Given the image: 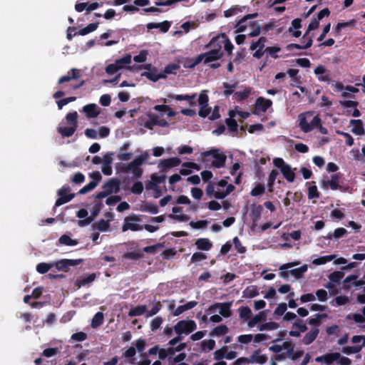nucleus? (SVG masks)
Segmentation results:
<instances>
[{
	"instance_id": "38",
	"label": "nucleus",
	"mask_w": 365,
	"mask_h": 365,
	"mask_svg": "<svg viewBox=\"0 0 365 365\" xmlns=\"http://www.w3.org/2000/svg\"><path fill=\"white\" fill-rule=\"evenodd\" d=\"M103 314L101 312H97L92 319L91 327L93 328H97L103 323Z\"/></svg>"
},
{
	"instance_id": "9",
	"label": "nucleus",
	"mask_w": 365,
	"mask_h": 365,
	"mask_svg": "<svg viewBox=\"0 0 365 365\" xmlns=\"http://www.w3.org/2000/svg\"><path fill=\"white\" fill-rule=\"evenodd\" d=\"M168 99H163L164 103H167L169 100L175 99L178 101H186L190 107H195L197 106L196 97L197 93L190 94H173L169 93L167 96Z\"/></svg>"
},
{
	"instance_id": "45",
	"label": "nucleus",
	"mask_w": 365,
	"mask_h": 365,
	"mask_svg": "<svg viewBox=\"0 0 365 365\" xmlns=\"http://www.w3.org/2000/svg\"><path fill=\"white\" fill-rule=\"evenodd\" d=\"M223 44L222 46H224L225 51L227 53L229 56L232 55V50L234 48V46L230 41L228 36L225 34V38H222Z\"/></svg>"
},
{
	"instance_id": "21",
	"label": "nucleus",
	"mask_w": 365,
	"mask_h": 365,
	"mask_svg": "<svg viewBox=\"0 0 365 365\" xmlns=\"http://www.w3.org/2000/svg\"><path fill=\"white\" fill-rule=\"evenodd\" d=\"M319 333L318 328H313L307 332L302 339V343L305 345L311 344L317 337Z\"/></svg>"
},
{
	"instance_id": "58",
	"label": "nucleus",
	"mask_w": 365,
	"mask_h": 365,
	"mask_svg": "<svg viewBox=\"0 0 365 365\" xmlns=\"http://www.w3.org/2000/svg\"><path fill=\"white\" fill-rule=\"evenodd\" d=\"M292 328L299 330L301 332H304L307 330V327L303 323V320L297 319L292 324Z\"/></svg>"
},
{
	"instance_id": "5",
	"label": "nucleus",
	"mask_w": 365,
	"mask_h": 365,
	"mask_svg": "<svg viewBox=\"0 0 365 365\" xmlns=\"http://www.w3.org/2000/svg\"><path fill=\"white\" fill-rule=\"evenodd\" d=\"M273 164L275 167L280 170L284 178L288 182H294L296 177L295 173L292 170L291 166L289 164H287L282 158H275L273 160Z\"/></svg>"
},
{
	"instance_id": "23",
	"label": "nucleus",
	"mask_w": 365,
	"mask_h": 365,
	"mask_svg": "<svg viewBox=\"0 0 365 365\" xmlns=\"http://www.w3.org/2000/svg\"><path fill=\"white\" fill-rule=\"evenodd\" d=\"M195 246L200 250L209 251L212 247V243L208 238H199L195 242Z\"/></svg>"
},
{
	"instance_id": "64",
	"label": "nucleus",
	"mask_w": 365,
	"mask_h": 365,
	"mask_svg": "<svg viewBox=\"0 0 365 365\" xmlns=\"http://www.w3.org/2000/svg\"><path fill=\"white\" fill-rule=\"evenodd\" d=\"M143 185L140 181L135 182L131 187V192L135 195H140L143 192Z\"/></svg>"
},
{
	"instance_id": "18",
	"label": "nucleus",
	"mask_w": 365,
	"mask_h": 365,
	"mask_svg": "<svg viewBox=\"0 0 365 365\" xmlns=\"http://www.w3.org/2000/svg\"><path fill=\"white\" fill-rule=\"evenodd\" d=\"M262 210L263 207L261 205H257L256 204L253 203L251 205L250 217L254 225H256V223L260 219Z\"/></svg>"
},
{
	"instance_id": "36",
	"label": "nucleus",
	"mask_w": 365,
	"mask_h": 365,
	"mask_svg": "<svg viewBox=\"0 0 365 365\" xmlns=\"http://www.w3.org/2000/svg\"><path fill=\"white\" fill-rule=\"evenodd\" d=\"M259 295V291L256 286L247 287L243 292V297L247 298H253Z\"/></svg>"
},
{
	"instance_id": "50",
	"label": "nucleus",
	"mask_w": 365,
	"mask_h": 365,
	"mask_svg": "<svg viewBox=\"0 0 365 365\" xmlns=\"http://www.w3.org/2000/svg\"><path fill=\"white\" fill-rule=\"evenodd\" d=\"M362 349V346H347L342 348V352L345 354L350 355L359 352Z\"/></svg>"
},
{
	"instance_id": "25",
	"label": "nucleus",
	"mask_w": 365,
	"mask_h": 365,
	"mask_svg": "<svg viewBox=\"0 0 365 365\" xmlns=\"http://www.w3.org/2000/svg\"><path fill=\"white\" fill-rule=\"evenodd\" d=\"M208 53L206 51L205 53H200L197 55L192 63V64L190 66V68H194L197 65L203 62L204 64H208L210 63L213 62L212 59H210Z\"/></svg>"
},
{
	"instance_id": "44",
	"label": "nucleus",
	"mask_w": 365,
	"mask_h": 365,
	"mask_svg": "<svg viewBox=\"0 0 365 365\" xmlns=\"http://www.w3.org/2000/svg\"><path fill=\"white\" fill-rule=\"evenodd\" d=\"M327 317V314H317L314 318H309L307 322L309 325L319 326L321 320Z\"/></svg>"
},
{
	"instance_id": "4",
	"label": "nucleus",
	"mask_w": 365,
	"mask_h": 365,
	"mask_svg": "<svg viewBox=\"0 0 365 365\" xmlns=\"http://www.w3.org/2000/svg\"><path fill=\"white\" fill-rule=\"evenodd\" d=\"M222 38H225V33L218 34L212 37L209 43L205 46V49H208L207 51L210 56V59H212L213 62L222 58L224 55L222 51Z\"/></svg>"
},
{
	"instance_id": "6",
	"label": "nucleus",
	"mask_w": 365,
	"mask_h": 365,
	"mask_svg": "<svg viewBox=\"0 0 365 365\" xmlns=\"http://www.w3.org/2000/svg\"><path fill=\"white\" fill-rule=\"evenodd\" d=\"M175 332L178 335H188L197 329V324L194 320H180L173 327Z\"/></svg>"
},
{
	"instance_id": "29",
	"label": "nucleus",
	"mask_w": 365,
	"mask_h": 365,
	"mask_svg": "<svg viewBox=\"0 0 365 365\" xmlns=\"http://www.w3.org/2000/svg\"><path fill=\"white\" fill-rule=\"evenodd\" d=\"M123 172H131L133 174V179H138L141 178L143 170L140 167H129V165L125 166L123 169Z\"/></svg>"
},
{
	"instance_id": "48",
	"label": "nucleus",
	"mask_w": 365,
	"mask_h": 365,
	"mask_svg": "<svg viewBox=\"0 0 365 365\" xmlns=\"http://www.w3.org/2000/svg\"><path fill=\"white\" fill-rule=\"evenodd\" d=\"M279 175V173L276 170H272L268 177L267 179V186L269 187V191H272V187L274 185L276 178L277 175Z\"/></svg>"
},
{
	"instance_id": "41",
	"label": "nucleus",
	"mask_w": 365,
	"mask_h": 365,
	"mask_svg": "<svg viewBox=\"0 0 365 365\" xmlns=\"http://www.w3.org/2000/svg\"><path fill=\"white\" fill-rule=\"evenodd\" d=\"M251 93L250 88H246L242 91H237L235 93V96H236L237 101L241 102L246 100Z\"/></svg>"
},
{
	"instance_id": "37",
	"label": "nucleus",
	"mask_w": 365,
	"mask_h": 365,
	"mask_svg": "<svg viewBox=\"0 0 365 365\" xmlns=\"http://www.w3.org/2000/svg\"><path fill=\"white\" fill-rule=\"evenodd\" d=\"M53 267V262H41L36 265V269L39 274H46L48 270Z\"/></svg>"
},
{
	"instance_id": "17",
	"label": "nucleus",
	"mask_w": 365,
	"mask_h": 365,
	"mask_svg": "<svg viewBox=\"0 0 365 365\" xmlns=\"http://www.w3.org/2000/svg\"><path fill=\"white\" fill-rule=\"evenodd\" d=\"M272 105V101L270 99H267L264 97H259L257 98L255 102V108L262 112H266Z\"/></svg>"
},
{
	"instance_id": "16",
	"label": "nucleus",
	"mask_w": 365,
	"mask_h": 365,
	"mask_svg": "<svg viewBox=\"0 0 365 365\" xmlns=\"http://www.w3.org/2000/svg\"><path fill=\"white\" fill-rule=\"evenodd\" d=\"M120 182L118 178H111L106 182L102 188L106 190V192H110V195L112 193H118L120 191Z\"/></svg>"
},
{
	"instance_id": "3",
	"label": "nucleus",
	"mask_w": 365,
	"mask_h": 365,
	"mask_svg": "<svg viewBox=\"0 0 365 365\" xmlns=\"http://www.w3.org/2000/svg\"><path fill=\"white\" fill-rule=\"evenodd\" d=\"M314 115V111H307L299 115V127L304 133H309L320 125L322 120L319 115Z\"/></svg>"
},
{
	"instance_id": "42",
	"label": "nucleus",
	"mask_w": 365,
	"mask_h": 365,
	"mask_svg": "<svg viewBox=\"0 0 365 365\" xmlns=\"http://www.w3.org/2000/svg\"><path fill=\"white\" fill-rule=\"evenodd\" d=\"M335 257L334 255H326L319 257L313 260V264L315 265L324 264L329 262H331Z\"/></svg>"
},
{
	"instance_id": "24",
	"label": "nucleus",
	"mask_w": 365,
	"mask_h": 365,
	"mask_svg": "<svg viewBox=\"0 0 365 365\" xmlns=\"http://www.w3.org/2000/svg\"><path fill=\"white\" fill-rule=\"evenodd\" d=\"M96 276V274L92 273L89 274L87 276H81L77 278L76 284L78 287H84L86 285L89 284L90 283L93 282Z\"/></svg>"
},
{
	"instance_id": "11",
	"label": "nucleus",
	"mask_w": 365,
	"mask_h": 365,
	"mask_svg": "<svg viewBox=\"0 0 365 365\" xmlns=\"http://www.w3.org/2000/svg\"><path fill=\"white\" fill-rule=\"evenodd\" d=\"M209 97L203 91L199 96L197 103L200 106L198 114L202 118L207 117L211 112V108L208 106Z\"/></svg>"
},
{
	"instance_id": "31",
	"label": "nucleus",
	"mask_w": 365,
	"mask_h": 365,
	"mask_svg": "<svg viewBox=\"0 0 365 365\" xmlns=\"http://www.w3.org/2000/svg\"><path fill=\"white\" fill-rule=\"evenodd\" d=\"M146 312V306L145 305H138L134 308L130 309L128 312V316L130 317H136L141 316Z\"/></svg>"
},
{
	"instance_id": "59",
	"label": "nucleus",
	"mask_w": 365,
	"mask_h": 365,
	"mask_svg": "<svg viewBox=\"0 0 365 365\" xmlns=\"http://www.w3.org/2000/svg\"><path fill=\"white\" fill-rule=\"evenodd\" d=\"M162 308L160 302H157L150 310L148 311L145 314L146 317H150L155 315Z\"/></svg>"
},
{
	"instance_id": "26",
	"label": "nucleus",
	"mask_w": 365,
	"mask_h": 365,
	"mask_svg": "<svg viewBox=\"0 0 365 365\" xmlns=\"http://www.w3.org/2000/svg\"><path fill=\"white\" fill-rule=\"evenodd\" d=\"M350 125H353L351 132L356 135H361L364 134V128L361 120H351Z\"/></svg>"
},
{
	"instance_id": "32",
	"label": "nucleus",
	"mask_w": 365,
	"mask_h": 365,
	"mask_svg": "<svg viewBox=\"0 0 365 365\" xmlns=\"http://www.w3.org/2000/svg\"><path fill=\"white\" fill-rule=\"evenodd\" d=\"M149 120H147L144 123V127L148 129H153L154 125H157L158 123L159 116L156 114H148Z\"/></svg>"
},
{
	"instance_id": "56",
	"label": "nucleus",
	"mask_w": 365,
	"mask_h": 365,
	"mask_svg": "<svg viewBox=\"0 0 365 365\" xmlns=\"http://www.w3.org/2000/svg\"><path fill=\"white\" fill-rule=\"evenodd\" d=\"M281 51L279 46H268L264 48L266 53L269 54L272 58L276 59L279 57L277 53Z\"/></svg>"
},
{
	"instance_id": "39",
	"label": "nucleus",
	"mask_w": 365,
	"mask_h": 365,
	"mask_svg": "<svg viewBox=\"0 0 365 365\" xmlns=\"http://www.w3.org/2000/svg\"><path fill=\"white\" fill-rule=\"evenodd\" d=\"M312 183L313 185H310L308 187V193H307L308 199L312 200V199H314V198H319V192L318 191L317 187L315 185V182L312 181Z\"/></svg>"
},
{
	"instance_id": "27",
	"label": "nucleus",
	"mask_w": 365,
	"mask_h": 365,
	"mask_svg": "<svg viewBox=\"0 0 365 365\" xmlns=\"http://www.w3.org/2000/svg\"><path fill=\"white\" fill-rule=\"evenodd\" d=\"M230 118H227L225 120V123L227 125V128L231 132H237V123L235 119L233 118V117L235 115V113L234 110H230L229 112Z\"/></svg>"
},
{
	"instance_id": "40",
	"label": "nucleus",
	"mask_w": 365,
	"mask_h": 365,
	"mask_svg": "<svg viewBox=\"0 0 365 365\" xmlns=\"http://www.w3.org/2000/svg\"><path fill=\"white\" fill-rule=\"evenodd\" d=\"M340 358V353L334 352L324 354V363L327 365H331L334 361Z\"/></svg>"
},
{
	"instance_id": "14",
	"label": "nucleus",
	"mask_w": 365,
	"mask_h": 365,
	"mask_svg": "<svg viewBox=\"0 0 365 365\" xmlns=\"http://www.w3.org/2000/svg\"><path fill=\"white\" fill-rule=\"evenodd\" d=\"M341 173H335L331 176V180H323L322 185L323 187H329L332 190L341 189V187L339 184V180L341 178Z\"/></svg>"
},
{
	"instance_id": "54",
	"label": "nucleus",
	"mask_w": 365,
	"mask_h": 365,
	"mask_svg": "<svg viewBox=\"0 0 365 365\" xmlns=\"http://www.w3.org/2000/svg\"><path fill=\"white\" fill-rule=\"evenodd\" d=\"M147 159V156L145 155H140L136 157L132 162L128 163L129 167H140Z\"/></svg>"
},
{
	"instance_id": "1",
	"label": "nucleus",
	"mask_w": 365,
	"mask_h": 365,
	"mask_svg": "<svg viewBox=\"0 0 365 365\" xmlns=\"http://www.w3.org/2000/svg\"><path fill=\"white\" fill-rule=\"evenodd\" d=\"M66 122L61 121L57 127V132L62 138H69L76 131L78 128V113L70 112L65 117Z\"/></svg>"
},
{
	"instance_id": "34",
	"label": "nucleus",
	"mask_w": 365,
	"mask_h": 365,
	"mask_svg": "<svg viewBox=\"0 0 365 365\" xmlns=\"http://www.w3.org/2000/svg\"><path fill=\"white\" fill-rule=\"evenodd\" d=\"M98 24H99L98 22L89 24L86 27L80 29L78 31V34L81 36H85L91 32H93L97 29Z\"/></svg>"
},
{
	"instance_id": "22",
	"label": "nucleus",
	"mask_w": 365,
	"mask_h": 365,
	"mask_svg": "<svg viewBox=\"0 0 365 365\" xmlns=\"http://www.w3.org/2000/svg\"><path fill=\"white\" fill-rule=\"evenodd\" d=\"M141 76L146 77L153 82H156L161 78H165V76L163 73H159L158 72V69L156 68L150 71L143 72Z\"/></svg>"
},
{
	"instance_id": "46",
	"label": "nucleus",
	"mask_w": 365,
	"mask_h": 365,
	"mask_svg": "<svg viewBox=\"0 0 365 365\" xmlns=\"http://www.w3.org/2000/svg\"><path fill=\"white\" fill-rule=\"evenodd\" d=\"M237 85V83H235L233 84H230L227 82L223 83V88H225V91L223 92L224 96L226 97L235 94V92H234V89L236 88Z\"/></svg>"
},
{
	"instance_id": "60",
	"label": "nucleus",
	"mask_w": 365,
	"mask_h": 365,
	"mask_svg": "<svg viewBox=\"0 0 365 365\" xmlns=\"http://www.w3.org/2000/svg\"><path fill=\"white\" fill-rule=\"evenodd\" d=\"M215 346V341L213 339L203 340L201 342V347L202 350L206 349L208 351L212 350Z\"/></svg>"
},
{
	"instance_id": "13",
	"label": "nucleus",
	"mask_w": 365,
	"mask_h": 365,
	"mask_svg": "<svg viewBox=\"0 0 365 365\" xmlns=\"http://www.w3.org/2000/svg\"><path fill=\"white\" fill-rule=\"evenodd\" d=\"M181 163V160L177 157L161 160L158 164L160 172H166L170 168L177 167Z\"/></svg>"
},
{
	"instance_id": "7",
	"label": "nucleus",
	"mask_w": 365,
	"mask_h": 365,
	"mask_svg": "<svg viewBox=\"0 0 365 365\" xmlns=\"http://www.w3.org/2000/svg\"><path fill=\"white\" fill-rule=\"evenodd\" d=\"M140 218L135 214L130 215L125 217L124 222L122 225V231L123 232L131 230L133 232L140 231L143 229V226L136 223L139 222Z\"/></svg>"
},
{
	"instance_id": "2",
	"label": "nucleus",
	"mask_w": 365,
	"mask_h": 365,
	"mask_svg": "<svg viewBox=\"0 0 365 365\" xmlns=\"http://www.w3.org/2000/svg\"><path fill=\"white\" fill-rule=\"evenodd\" d=\"M258 16L257 13L250 14L245 16L243 18L240 19L236 24V33L244 32L247 27H250L252 31L248 34L250 37H255L260 34L261 26L257 21H250Z\"/></svg>"
},
{
	"instance_id": "10",
	"label": "nucleus",
	"mask_w": 365,
	"mask_h": 365,
	"mask_svg": "<svg viewBox=\"0 0 365 365\" xmlns=\"http://www.w3.org/2000/svg\"><path fill=\"white\" fill-rule=\"evenodd\" d=\"M71 190L70 187L68 185L63 186L60 190H58V195L59 197L55 202V207H59L65 203L70 202L74 197V193L68 194Z\"/></svg>"
},
{
	"instance_id": "53",
	"label": "nucleus",
	"mask_w": 365,
	"mask_h": 365,
	"mask_svg": "<svg viewBox=\"0 0 365 365\" xmlns=\"http://www.w3.org/2000/svg\"><path fill=\"white\" fill-rule=\"evenodd\" d=\"M115 63L118 66H120V69L123 68L125 65L131 63V55L127 54L125 56L117 59Z\"/></svg>"
},
{
	"instance_id": "15",
	"label": "nucleus",
	"mask_w": 365,
	"mask_h": 365,
	"mask_svg": "<svg viewBox=\"0 0 365 365\" xmlns=\"http://www.w3.org/2000/svg\"><path fill=\"white\" fill-rule=\"evenodd\" d=\"M81 76V71L77 68H71L66 75L61 76L58 81V84H63L66 82H68L71 80H76Z\"/></svg>"
},
{
	"instance_id": "62",
	"label": "nucleus",
	"mask_w": 365,
	"mask_h": 365,
	"mask_svg": "<svg viewBox=\"0 0 365 365\" xmlns=\"http://www.w3.org/2000/svg\"><path fill=\"white\" fill-rule=\"evenodd\" d=\"M109 227V222L103 219H101L96 224V228L101 232L107 231Z\"/></svg>"
},
{
	"instance_id": "12",
	"label": "nucleus",
	"mask_w": 365,
	"mask_h": 365,
	"mask_svg": "<svg viewBox=\"0 0 365 365\" xmlns=\"http://www.w3.org/2000/svg\"><path fill=\"white\" fill-rule=\"evenodd\" d=\"M232 302L215 303L210 306L207 311L210 312H215L217 308H220V314L225 318L230 317L232 314L231 312Z\"/></svg>"
},
{
	"instance_id": "57",
	"label": "nucleus",
	"mask_w": 365,
	"mask_h": 365,
	"mask_svg": "<svg viewBox=\"0 0 365 365\" xmlns=\"http://www.w3.org/2000/svg\"><path fill=\"white\" fill-rule=\"evenodd\" d=\"M252 314L250 308L247 306L241 307L239 308L240 317L243 319H247L250 318Z\"/></svg>"
},
{
	"instance_id": "20",
	"label": "nucleus",
	"mask_w": 365,
	"mask_h": 365,
	"mask_svg": "<svg viewBox=\"0 0 365 365\" xmlns=\"http://www.w3.org/2000/svg\"><path fill=\"white\" fill-rule=\"evenodd\" d=\"M261 350H255L249 359L250 363L264 364L267 361V356L265 354H260Z\"/></svg>"
},
{
	"instance_id": "55",
	"label": "nucleus",
	"mask_w": 365,
	"mask_h": 365,
	"mask_svg": "<svg viewBox=\"0 0 365 365\" xmlns=\"http://www.w3.org/2000/svg\"><path fill=\"white\" fill-rule=\"evenodd\" d=\"M143 210L152 214H157L159 212L158 207L153 202H146L143 207Z\"/></svg>"
},
{
	"instance_id": "47",
	"label": "nucleus",
	"mask_w": 365,
	"mask_h": 365,
	"mask_svg": "<svg viewBox=\"0 0 365 365\" xmlns=\"http://www.w3.org/2000/svg\"><path fill=\"white\" fill-rule=\"evenodd\" d=\"M53 267H55L57 270L68 272V267L66 262V259H63L57 262H53Z\"/></svg>"
},
{
	"instance_id": "30",
	"label": "nucleus",
	"mask_w": 365,
	"mask_h": 365,
	"mask_svg": "<svg viewBox=\"0 0 365 365\" xmlns=\"http://www.w3.org/2000/svg\"><path fill=\"white\" fill-rule=\"evenodd\" d=\"M228 327L225 324H221L212 329L210 332L212 336H220L226 334L228 332Z\"/></svg>"
},
{
	"instance_id": "52",
	"label": "nucleus",
	"mask_w": 365,
	"mask_h": 365,
	"mask_svg": "<svg viewBox=\"0 0 365 365\" xmlns=\"http://www.w3.org/2000/svg\"><path fill=\"white\" fill-rule=\"evenodd\" d=\"M265 192V186L263 184H257L250 192V195L253 197L260 196Z\"/></svg>"
},
{
	"instance_id": "63",
	"label": "nucleus",
	"mask_w": 365,
	"mask_h": 365,
	"mask_svg": "<svg viewBox=\"0 0 365 365\" xmlns=\"http://www.w3.org/2000/svg\"><path fill=\"white\" fill-rule=\"evenodd\" d=\"M97 185H98L97 182L91 181L89 183H88L83 187H82L79 190L78 193L81 194V195L86 194V193L88 192L89 191L93 190Z\"/></svg>"
},
{
	"instance_id": "43",
	"label": "nucleus",
	"mask_w": 365,
	"mask_h": 365,
	"mask_svg": "<svg viewBox=\"0 0 365 365\" xmlns=\"http://www.w3.org/2000/svg\"><path fill=\"white\" fill-rule=\"evenodd\" d=\"M347 233V231L344 227L336 228L333 234L329 233L327 238L331 240L332 238L339 239L343 237L345 234Z\"/></svg>"
},
{
	"instance_id": "49",
	"label": "nucleus",
	"mask_w": 365,
	"mask_h": 365,
	"mask_svg": "<svg viewBox=\"0 0 365 365\" xmlns=\"http://www.w3.org/2000/svg\"><path fill=\"white\" fill-rule=\"evenodd\" d=\"M279 324L274 322H266L264 324H261L259 327V331H265V330H275L278 329Z\"/></svg>"
},
{
	"instance_id": "19",
	"label": "nucleus",
	"mask_w": 365,
	"mask_h": 365,
	"mask_svg": "<svg viewBox=\"0 0 365 365\" xmlns=\"http://www.w3.org/2000/svg\"><path fill=\"white\" fill-rule=\"evenodd\" d=\"M98 106L95 103L86 105L83 107V111L86 113L88 118H93L99 115Z\"/></svg>"
},
{
	"instance_id": "33",
	"label": "nucleus",
	"mask_w": 365,
	"mask_h": 365,
	"mask_svg": "<svg viewBox=\"0 0 365 365\" xmlns=\"http://www.w3.org/2000/svg\"><path fill=\"white\" fill-rule=\"evenodd\" d=\"M308 266L307 264H304L300 267L293 269L289 270L290 274L294 276L297 279H300L302 277L304 272L307 271Z\"/></svg>"
},
{
	"instance_id": "61",
	"label": "nucleus",
	"mask_w": 365,
	"mask_h": 365,
	"mask_svg": "<svg viewBox=\"0 0 365 365\" xmlns=\"http://www.w3.org/2000/svg\"><path fill=\"white\" fill-rule=\"evenodd\" d=\"M163 319L161 317H156L150 322V329L152 331H155L159 329L163 324Z\"/></svg>"
},
{
	"instance_id": "35",
	"label": "nucleus",
	"mask_w": 365,
	"mask_h": 365,
	"mask_svg": "<svg viewBox=\"0 0 365 365\" xmlns=\"http://www.w3.org/2000/svg\"><path fill=\"white\" fill-rule=\"evenodd\" d=\"M58 243L60 245H63L74 246L78 244V241L76 240H72L67 235H63L59 237Z\"/></svg>"
},
{
	"instance_id": "28",
	"label": "nucleus",
	"mask_w": 365,
	"mask_h": 365,
	"mask_svg": "<svg viewBox=\"0 0 365 365\" xmlns=\"http://www.w3.org/2000/svg\"><path fill=\"white\" fill-rule=\"evenodd\" d=\"M266 319V313L265 311H262L257 314H256L254 317H252L248 322V326L250 328L254 327L257 324L260 323L262 322L265 321Z\"/></svg>"
},
{
	"instance_id": "8",
	"label": "nucleus",
	"mask_w": 365,
	"mask_h": 365,
	"mask_svg": "<svg viewBox=\"0 0 365 365\" xmlns=\"http://www.w3.org/2000/svg\"><path fill=\"white\" fill-rule=\"evenodd\" d=\"M203 157H207L212 155L214 158V160L212 163L213 167L217 168H223L225 165L227 157L223 153H219L218 149H211L207 151L202 153Z\"/></svg>"
},
{
	"instance_id": "51",
	"label": "nucleus",
	"mask_w": 365,
	"mask_h": 365,
	"mask_svg": "<svg viewBox=\"0 0 365 365\" xmlns=\"http://www.w3.org/2000/svg\"><path fill=\"white\" fill-rule=\"evenodd\" d=\"M344 277V273L343 272L334 271L329 274V279L332 282L339 283Z\"/></svg>"
}]
</instances>
